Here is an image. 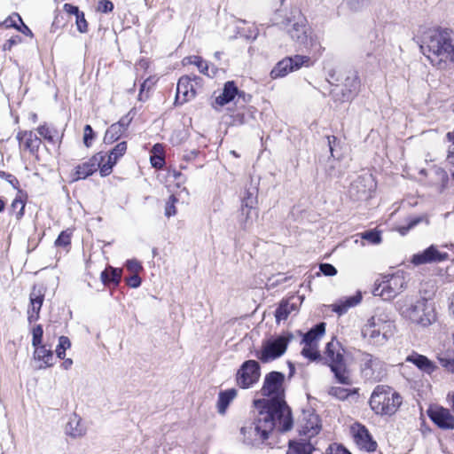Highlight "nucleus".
Returning <instances> with one entry per match:
<instances>
[{
  "label": "nucleus",
  "instance_id": "f257e3e1",
  "mask_svg": "<svg viewBox=\"0 0 454 454\" xmlns=\"http://www.w3.org/2000/svg\"><path fill=\"white\" fill-rule=\"evenodd\" d=\"M285 375L279 372L266 374L261 389L262 399L254 402L257 410L253 422L241 427L248 442L265 441L273 429L286 432L293 427L291 411L285 401Z\"/></svg>",
  "mask_w": 454,
  "mask_h": 454
},
{
  "label": "nucleus",
  "instance_id": "f03ea898",
  "mask_svg": "<svg viewBox=\"0 0 454 454\" xmlns=\"http://www.w3.org/2000/svg\"><path fill=\"white\" fill-rule=\"evenodd\" d=\"M413 40L422 54L439 69L454 64V32L448 28H428L420 27Z\"/></svg>",
  "mask_w": 454,
  "mask_h": 454
},
{
  "label": "nucleus",
  "instance_id": "7ed1b4c3",
  "mask_svg": "<svg viewBox=\"0 0 454 454\" xmlns=\"http://www.w3.org/2000/svg\"><path fill=\"white\" fill-rule=\"evenodd\" d=\"M276 24L286 29L290 37L297 43L316 53H321V44L317 36L309 34L307 20L299 9H292L288 15Z\"/></svg>",
  "mask_w": 454,
  "mask_h": 454
},
{
  "label": "nucleus",
  "instance_id": "20e7f679",
  "mask_svg": "<svg viewBox=\"0 0 454 454\" xmlns=\"http://www.w3.org/2000/svg\"><path fill=\"white\" fill-rule=\"evenodd\" d=\"M399 314L403 318L422 326L430 325L436 320L434 303L418 295L405 296L399 307Z\"/></svg>",
  "mask_w": 454,
  "mask_h": 454
},
{
  "label": "nucleus",
  "instance_id": "39448f33",
  "mask_svg": "<svg viewBox=\"0 0 454 454\" xmlns=\"http://www.w3.org/2000/svg\"><path fill=\"white\" fill-rule=\"evenodd\" d=\"M328 77L329 82L335 86L330 92L334 101H349L356 95L360 82L355 72L341 74L332 69L328 72Z\"/></svg>",
  "mask_w": 454,
  "mask_h": 454
},
{
  "label": "nucleus",
  "instance_id": "423d86ee",
  "mask_svg": "<svg viewBox=\"0 0 454 454\" xmlns=\"http://www.w3.org/2000/svg\"><path fill=\"white\" fill-rule=\"evenodd\" d=\"M325 359L339 383L347 386L352 385L353 380L344 360V349L339 341L332 340L327 343Z\"/></svg>",
  "mask_w": 454,
  "mask_h": 454
},
{
  "label": "nucleus",
  "instance_id": "0eeeda50",
  "mask_svg": "<svg viewBox=\"0 0 454 454\" xmlns=\"http://www.w3.org/2000/svg\"><path fill=\"white\" fill-rule=\"evenodd\" d=\"M397 393L388 386L379 385L373 390L370 398V406L381 415H393L396 411L395 398Z\"/></svg>",
  "mask_w": 454,
  "mask_h": 454
},
{
  "label": "nucleus",
  "instance_id": "6e6552de",
  "mask_svg": "<svg viewBox=\"0 0 454 454\" xmlns=\"http://www.w3.org/2000/svg\"><path fill=\"white\" fill-rule=\"evenodd\" d=\"M360 367L363 377L368 380L380 381L386 375L385 363L369 353H362Z\"/></svg>",
  "mask_w": 454,
  "mask_h": 454
},
{
  "label": "nucleus",
  "instance_id": "1a4fd4ad",
  "mask_svg": "<svg viewBox=\"0 0 454 454\" xmlns=\"http://www.w3.org/2000/svg\"><path fill=\"white\" fill-rule=\"evenodd\" d=\"M310 65V58L308 56L295 55L287 57L280 60L271 70L270 76L273 79L281 78L288 74L290 72L297 70L301 67H309Z\"/></svg>",
  "mask_w": 454,
  "mask_h": 454
},
{
  "label": "nucleus",
  "instance_id": "9d476101",
  "mask_svg": "<svg viewBox=\"0 0 454 454\" xmlns=\"http://www.w3.org/2000/svg\"><path fill=\"white\" fill-rule=\"evenodd\" d=\"M289 339L285 336H278L276 339L267 340L256 356L262 363H268L281 356L287 348Z\"/></svg>",
  "mask_w": 454,
  "mask_h": 454
},
{
  "label": "nucleus",
  "instance_id": "9b49d317",
  "mask_svg": "<svg viewBox=\"0 0 454 454\" xmlns=\"http://www.w3.org/2000/svg\"><path fill=\"white\" fill-rule=\"evenodd\" d=\"M375 188L376 183L372 175L365 173L351 183L348 193L353 200H359L369 198Z\"/></svg>",
  "mask_w": 454,
  "mask_h": 454
},
{
  "label": "nucleus",
  "instance_id": "f8f14e48",
  "mask_svg": "<svg viewBox=\"0 0 454 454\" xmlns=\"http://www.w3.org/2000/svg\"><path fill=\"white\" fill-rule=\"evenodd\" d=\"M260 365L255 360H247L239 369L236 381L241 388H249L255 384L260 378Z\"/></svg>",
  "mask_w": 454,
  "mask_h": 454
},
{
  "label": "nucleus",
  "instance_id": "ddd939ff",
  "mask_svg": "<svg viewBox=\"0 0 454 454\" xmlns=\"http://www.w3.org/2000/svg\"><path fill=\"white\" fill-rule=\"evenodd\" d=\"M199 80H200V78L196 75H194L192 78L188 75L182 76L178 80L176 86V104L183 105L184 103L194 98L196 91L193 82L197 84Z\"/></svg>",
  "mask_w": 454,
  "mask_h": 454
},
{
  "label": "nucleus",
  "instance_id": "4468645a",
  "mask_svg": "<svg viewBox=\"0 0 454 454\" xmlns=\"http://www.w3.org/2000/svg\"><path fill=\"white\" fill-rule=\"evenodd\" d=\"M427 415L431 420L442 429H454V416L450 411L442 406H431L427 410Z\"/></svg>",
  "mask_w": 454,
  "mask_h": 454
},
{
  "label": "nucleus",
  "instance_id": "2eb2a0df",
  "mask_svg": "<svg viewBox=\"0 0 454 454\" xmlns=\"http://www.w3.org/2000/svg\"><path fill=\"white\" fill-rule=\"evenodd\" d=\"M45 287L43 285H35L29 294L30 306L27 309L29 323L35 322L39 318V312L44 301Z\"/></svg>",
  "mask_w": 454,
  "mask_h": 454
},
{
  "label": "nucleus",
  "instance_id": "dca6fc26",
  "mask_svg": "<svg viewBox=\"0 0 454 454\" xmlns=\"http://www.w3.org/2000/svg\"><path fill=\"white\" fill-rule=\"evenodd\" d=\"M449 254L441 252L434 245L425 249L423 252L416 254L412 256L411 262L415 265L441 262L448 260Z\"/></svg>",
  "mask_w": 454,
  "mask_h": 454
},
{
  "label": "nucleus",
  "instance_id": "f3484780",
  "mask_svg": "<svg viewBox=\"0 0 454 454\" xmlns=\"http://www.w3.org/2000/svg\"><path fill=\"white\" fill-rule=\"evenodd\" d=\"M105 159L106 156L104 153H98L90 158L88 161L77 166L75 171V179H84L92 175L98 169L101 171V167L103 166V161Z\"/></svg>",
  "mask_w": 454,
  "mask_h": 454
},
{
  "label": "nucleus",
  "instance_id": "a211bd4d",
  "mask_svg": "<svg viewBox=\"0 0 454 454\" xmlns=\"http://www.w3.org/2000/svg\"><path fill=\"white\" fill-rule=\"evenodd\" d=\"M394 279V274H387L382 277V280L376 284L373 289V295L380 296L383 301H391L397 295L395 286H393L391 281Z\"/></svg>",
  "mask_w": 454,
  "mask_h": 454
},
{
  "label": "nucleus",
  "instance_id": "6ab92c4d",
  "mask_svg": "<svg viewBox=\"0 0 454 454\" xmlns=\"http://www.w3.org/2000/svg\"><path fill=\"white\" fill-rule=\"evenodd\" d=\"M127 151V144L126 142H121L117 144L109 154H104L107 160L103 161V166L101 167V176H106L110 175L112 172L113 167L116 164L119 158H121Z\"/></svg>",
  "mask_w": 454,
  "mask_h": 454
},
{
  "label": "nucleus",
  "instance_id": "aec40b11",
  "mask_svg": "<svg viewBox=\"0 0 454 454\" xmlns=\"http://www.w3.org/2000/svg\"><path fill=\"white\" fill-rule=\"evenodd\" d=\"M17 140L20 145H23L24 148L31 154H36L42 144V140L33 131L20 130L17 133Z\"/></svg>",
  "mask_w": 454,
  "mask_h": 454
},
{
  "label": "nucleus",
  "instance_id": "412c9836",
  "mask_svg": "<svg viewBox=\"0 0 454 454\" xmlns=\"http://www.w3.org/2000/svg\"><path fill=\"white\" fill-rule=\"evenodd\" d=\"M354 440L359 448L369 452L376 450V442L372 440L368 430L364 426L358 425L356 430L354 431Z\"/></svg>",
  "mask_w": 454,
  "mask_h": 454
},
{
  "label": "nucleus",
  "instance_id": "4be33fe9",
  "mask_svg": "<svg viewBox=\"0 0 454 454\" xmlns=\"http://www.w3.org/2000/svg\"><path fill=\"white\" fill-rule=\"evenodd\" d=\"M258 218V209L255 207H249L241 205L240 213L239 215L238 222L241 229L247 231L254 223Z\"/></svg>",
  "mask_w": 454,
  "mask_h": 454
},
{
  "label": "nucleus",
  "instance_id": "5701e85b",
  "mask_svg": "<svg viewBox=\"0 0 454 454\" xmlns=\"http://www.w3.org/2000/svg\"><path fill=\"white\" fill-rule=\"evenodd\" d=\"M362 335L373 345H383L380 329L379 325L374 322L373 317L363 327Z\"/></svg>",
  "mask_w": 454,
  "mask_h": 454
},
{
  "label": "nucleus",
  "instance_id": "b1692460",
  "mask_svg": "<svg viewBox=\"0 0 454 454\" xmlns=\"http://www.w3.org/2000/svg\"><path fill=\"white\" fill-rule=\"evenodd\" d=\"M65 432L72 438H78L86 434V427H84L82 419L78 415L73 414L66 425Z\"/></svg>",
  "mask_w": 454,
  "mask_h": 454
},
{
  "label": "nucleus",
  "instance_id": "393cba45",
  "mask_svg": "<svg viewBox=\"0 0 454 454\" xmlns=\"http://www.w3.org/2000/svg\"><path fill=\"white\" fill-rule=\"evenodd\" d=\"M405 361L415 364L419 370L427 373H431L435 369V365L432 361H430L427 356L416 352H412L409 355Z\"/></svg>",
  "mask_w": 454,
  "mask_h": 454
},
{
  "label": "nucleus",
  "instance_id": "a878e982",
  "mask_svg": "<svg viewBox=\"0 0 454 454\" xmlns=\"http://www.w3.org/2000/svg\"><path fill=\"white\" fill-rule=\"evenodd\" d=\"M315 450L313 444L304 439L289 441L286 454H312Z\"/></svg>",
  "mask_w": 454,
  "mask_h": 454
},
{
  "label": "nucleus",
  "instance_id": "bb28decb",
  "mask_svg": "<svg viewBox=\"0 0 454 454\" xmlns=\"http://www.w3.org/2000/svg\"><path fill=\"white\" fill-rule=\"evenodd\" d=\"M34 357L41 362L38 369H44L54 364V356L51 349H47L45 346L41 345L35 348Z\"/></svg>",
  "mask_w": 454,
  "mask_h": 454
},
{
  "label": "nucleus",
  "instance_id": "cd10ccee",
  "mask_svg": "<svg viewBox=\"0 0 454 454\" xmlns=\"http://www.w3.org/2000/svg\"><path fill=\"white\" fill-rule=\"evenodd\" d=\"M362 296L357 294L353 296H349L345 300H340L338 302L332 305V310L337 313L339 316L345 314L350 308L356 306L360 303Z\"/></svg>",
  "mask_w": 454,
  "mask_h": 454
},
{
  "label": "nucleus",
  "instance_id": "c85d7f7f",
  "mask_svg": "<svg viewBox=\"0 0 454 454\" xmlns=\"http://www.w3.org/2000/svg\"><path fill=\"white\" fill-rule=\"evenodd\" d=\"M293 300L294 298L283 300L279 303L275 311V317L278 323L286 320L292 312L298 310V306Z\"/></svg>",
  "mask_w": 454,
  "mask_h": 454
},
{
  "label": "nucleus",
  "instance_id": "c756f323",
  "mask_svg": "<svg viewBox=\"0 0 454 454\" xmlns=\"http://www.w3.org/2000/svg\"><path fill=\"white\" fill-rule=\"evenodd\" d=\"M239 94V90L234 82H227L224 84L223 92L215 98V102L219 106H224L234 99Z\"/></svg>",
  "mask_w": 454,
  "mask_h": 454
},
{
  "label": "nucleus",
  "instance_id": "7c9ffc66",
  "mask_svg": "<svg viewBox=\"0 0 454 454\" xmlns=\"http://www.w3.org/2000/svg\"><path fill=\"white\" fill-rule=\"evenodd\" d=\"M237 395V390L235 388H230L225 391H221L217 400V411L224 415L229 404L233 401Z\"/></svg>",
  "mask_w": 454,
  "mask_h": 454
},
{
  "label": "nucleus",
  "instance_id": "2f4dec72",
  "mask_svg": "<svg viewBox=\"0 0 454 454\" xmlns=\"http://www.w3.org/2000/svg\"><path fill=\"white\" fill-rule=\"evenodd\" d=\"M325 324L319 323L304 334L302 342L304 344H316V341L324 335Z\"/></svg>",
  "mask_w": 454,
  "mask_h": 454
},
{
  "label": "nucleus",
  "instance_id": "473e14b6",
  "mask_svg": "<svg viewBox=\"0 0 454 454\" xmlns=\"http://www.w3.org/2000/svg\"><path fill=\"white\" fill-rule=\"evenodd\" d=\"M121 270L113 267H108L101 272V280L104 285L114 283L118 285L121 281Z\"/></svg>",
  "mask_w": 454,
  "mask_h": 454
},
{
  "label": "nucleus",
  "instance_id": "72a5a7b5",
  "mask_svg": "<svg viewBox=\"0 0 454 454\" xmlns=\"http://www.w3.org/2000/svg\"><path fill=\"white\" fill-rule=\"evenodd\" d=\"M447 140L450 143L446 158L447 166L454 180V129L446 134Z\"/></svg>",
  "mask_w": 454,
  "mask_h": 454
},
{
  "label": "nucleus",
  "instance_id": "f704fd0d",
  "mask_svg": "<svg viewBox=\"0 0 454 454\" xmlns=\"http://www.w3.org/2000/svg\"><path fill=\"white\" fill-rule=\"evenodd\" d=\"M124 132L125 131H123L120 126L114 123L106 129L104 137V142L106 144H112L118 140Z\"/></svg>",
  "mask_w": 454,
  "mask_h": 454
},
{
  "label": "nucleus",
  "instance_id": "c9c22d12",
  "mask_svg": "<svg viewBox=\"0 0 454 454\" xmlns=\"http://www.w3.org/2000/svg\"><path fill=\"white\" fill-rule=\"evenodd\" d=\"M381 333V340L383 344L391 337H394L395 331V325L393 321L383 322L381 325H379Z\"/></svg>",
  "mask_w": 454,
  "mask_h": 454
},
{
  "label": "nucleus",
  "instance_id": "e433bc0d",
  "mask_svg": "<svg viewBox=\"0 0 454 454\" xmlns=\"http://www.w3.org/2000/svg\"><path fill=\"white\" fill-rule=\"evenodd\" d=\"M241 205L249 206L250 207L257 205V189L255 187L246 190Z\"/></svg>",
  "mask_w": 454,
  "mask_h": 454
},
{
  "label": "nucleus",
  "instance_id": "4c0bfd02",
  "mask_svg": "<svg viewBox=\"0 0 454 454\" xmlns=\"http://www.w3.org/2000/svg\"><path fill=\"white\" fill-rule=\"evenodd\" d=\"M38 134L43 137L49 143H55V137L57 135V131L54 129L50 128L46 124L40 125L37 128Z\"/></svg>",
  "mask_w": 454,
  "mask_h": 454
},
{
  "label": "nucleus",
  "instance_id": "58836bf2",
  "mask_svg": "<svg viewBox=\"0 0 454 454\" xmlns=\"http://www.w3.org/2000/svg\"><path fill=\"white\" fill-rule=\"evenodd\" d=\"M71 347V341L67 336H60L59 339V344L56 348L57 356L59 359H64L66 356V350Z\"/></svg>",
  "mask_w": 454,
  "mask_h": 454
},
{
  "label": "nucleus",
  "instance_id": "ea45409f",
  "mask_svg": "<svg viewBox=\"0 0 454 454\" xmlns=\"http://www.w3.org/2000/svg\"><path fill=\"white\" fill-rule=\"evenodd\" d=\"M301 355L311 361L317 360L319 357L317 344H305Z\"/></svg>",
  "mask_w": 454,
  "mask_h": 454
},
{
  "label": "nucleus",
  "instance_id": "a19ab883",
  "mask_svg": "<svg viewBox=\"0 0 454 454\" xmlns=\"http://www.w3.org/2000/svg\"><path fill=\"white\" fill-rule=\"evenodd\" d=\"M328 394L340 400H345L351 394V390L341 387H331L328 390Z\"/></svg>",
  "mask_w": 454,
  "mask_h": 454
},
{
  "label": "nucleus",
  "instance_id": "79ce46f5",
  "mask_svg": "<svg viewBox=\"0 0 454 454\" xmlns=\"http://www.w3.org/2000/svg\"><path fill=\"white\" fill-rule=\"evenodd\" d=\"M361 238L373 245L379 244L381 241L380 232L375 230L362 232Z\"/></svg>",
  "mask_w": 454,
  "mask_h": 454
},
{
  "label": "nucleus",
  "instance_id": "37998d69",
  "mask_svg": "<svg viewBox=\"0 0 454 454\" xmlns=\"http://www.w3.org/2000/svg\"><path fill=\"white\" fill-rule=\"evenodd\" d=\"M72 232L69 230H66L60 232L57 239L55 240L56 247H67L71 243Z\"/></svg>",
  "mask_w": 454,
  "mask_h": 454
},
{
  "label": "nucleus",
  "instance_id": "c03bdc74",
  "mask_svg": "<svg viewBox=\"0 0 454 454\" xmlns=\"http://www.w3.org/2000/svg\"><path fill=\"white\" fill-rule=\"evenodd\" d=\"M188 63L194 64L199 68L200 72L207 74V64L202 58L199 56H192L187 58Z\"/></svg>",
  "mask_w": 454,
  "mask_h": 454
},
{
  "label": "nucleus",
  "instance_id": "a18cd8bd",
  "mask_svg": "<svg viewBox=\"0 0 454 454\" xmlns=\"http://www.w3.org/2000/svg\"><path fill=\"white\" fill-rule=\"evenodd\" d=\"M178 201L177 198L175 195L169 196L168 201L165 206V215L167 217L173 216L176 214V203Z\"/></svg>",
  "mask_w": 454,
  "mask_h": 454
},
{
  "label": "nucleus",
  "instance_id": "49530a36",
  "mask_svg": "<svg viewBox=\"0 0 454 454\" xmlns=\"http://www.w3.org/2000/svg\"><path fill=\"white\" fill-rule=\"evenodd\" d=\"M422 221H425L427 224H428V221L427 218L422 216H417L410 220L407 226L399 227V233L402 235H405L410 229L413 228Z\"/></svg>",
  "mask_w": 454,
  "mask_h": 454
},
{
  "label": "nucleus",
  "instance_id": "de8ad7c7",
  "mask_svg": "<svg viewBox=\"0 0 454 454\" xmlns=\"http://www.w3.org/2000/svg\"><path fill=\"white\" fill-rule=\"evenodd\" d=\"M372 0H347L348 5L354 12L361 11L371 4Z\"/></svg>",
  "mask_w": 454,
  "mask_h": 454
},
{
  "label": "nucleus",
  "instance_id": "09e8293b",
  "mask_svg": "<svg viewBox=\"0 0 454 454\" xmlns=\"http://www.w3.org/2000/svg\"><path fill=\"white\" fill-rule=\"evenodd\" d=\"M33 338H32V345L36 348L38 346H41L43 330L41 325H36L34 327L32 331Z\"/></svg>",
  "mask_w": 454,
  "mask_h": 454
},
{
  "label": "nucleus",
  "instance_id": "8fccbe9b",
  "mask_svg": "<svg viewBox=\"0 0 454 454\" xmlns=\"http://www.w3.org/2000/svg\"><path fill=\"white\" fill-rule=\"evenodd\" d=\"M125 266L131 274H138L143 270L141 262L137 259L128 260Z\"/></svg>",
  "mask_w": 454,
  "mask_h": 454
},
{
  "label": "nucleus",
  "instance_id": "3c124183",
  "mask_svg": "<svg viewBox=\"0 0 454 454\" xmlns=\"http://www.w3.org/2000/svg\"><path fill=\"white\" fill-rule=\"evenodd\" d=\"M18 22L22 23V19L18 13H13L4 20L3 25L7 28L14 27L17 29L19 27Z\"/></svg>",
  "mask_w": 454,
  "mask_h": 454
},
{
  "label": "nucleus",
  "instance_id": "603ef678",
  "mask_svg": "<svg viewBox=\"0 0 454 454\" xmlns=\"http://www.w3.org/2000/svg\"><path fill=\"white\" fill-rule=\"evenodd\" d=\"M13 211H17V218H20L24 215L25 202L20 198H15L11 205Z\"/></svg>",
  "mask_w": 454,
  "mask_h": 454
},
{
  "label": "nucleus",
  "instance_id": "864d4df0",
  "mask_svg": "<svg viewBox=\"0 0 454 454\" xmlns=\"http://www.w3.org/2000/svg\"><path fill=\"white\" fill-rule=\"evenodd\" d=\"M312 419H314L315 422H311V424L308 423L304 427L306 434H308L309 437L317 434L320 429L319 426L317 425V417L313 416Z\"/></svg>",
  "mask_w": 454,
  "mask_h": 454
},
{
  "label": "nucleus",
  "instance_id": "5fc2aeb1",
  "mask_svg": "<svg viewBox=\"0 0 454 454\" xmlns=\"http://www.w3.org/2000/svg\"><path fill=\"white\" fill-rule=\"evenodd\" d=\"M76 26L78 31L81 33H86L88 31V23L85 20L84 13L82 12L76 16Z\"/></svg>",
  "mask_w": 454,
  "mask_h": 454
},
{
  "label": "nucleus",
  "instance_id": "6e6d98bb",
  "mask_svg": "<svg viewBox=\"0 0 454 454\" xmlns=\"http://www.w3.org/2000/svg\"><path fill=\"white\" fill-rule=\"evenodd\" d=\"M83 131V143L87 147H89L94 138V131L90 125H85Z\"/></svg>",
  "mask_w": 454,
  "mask_h": 454
},
{
  "label": "nucleus",
  "instance_id": "4d7b16f0",
  "mask_svg": "<svg viewBox=\"0 0 454 454\" xmlns=\"http://www.w3.org/2000/svg\"><path fill=\"white\" fill-rule=\"evenodd\" d=\"M319 269L325 276L333 277L337 274L336 268L330 263H321Z\"/></svg>",
  "mask_w": 454,
  "mask_h": 454
},
{
  "label": "nucleus",
  "instance_id": "13d9d810",
  "mask_svg": "<svg viewBox=\"0 0 454 454\" xmlns=\"http://www.w3.org/2000/svg\"><path fill=\"white\" fill-rule=\"evenodd\" d=\"M114 10V4L110 0H100L98 4V11L103 13L111 12Z\"/></svg>",
  "mask_w": 454,
  "mask_h": 454
},
{
  "label": "nucleus",
  "instance_id": "bf43d9fd",
  "mask_svg": "<svg viewBox=\"0 0 454 454\" xmlns=\"http://www.w3.org/2000/svg\"><path fill=\"white\" fill-rule=\"evenodd\" d=\"M126 284L132 287V288H137L141 285V278L138 274H131L130 277L125 278Z\"/></svg>",
  "mask_w": 454,
  "mask_h": 454
},
{
  "label": "nucleus",
  "instance_id": "052dcab7",
  "mask_svg": "<svg viewBox=\"0 0 454 454\" xmlns=\"http://www.w3.org/2000/svg\"><path fill=\"white\" fill-rule=\"evenodd\" d=\"M350 452L342 445L333 444L328 448V454H349Z\"/></svg>",
  "mask_w": 454,
  "mask_h": 454
},
{
  "label": "nucleus",
  "instance_id": "680f3d73",
  "mask_svg": "<svg viewBox=\"0 0 454 454\" xmlns=\"http://www.w3.org/2000/svg\"><path fill=\"white\" fill-rule=\"evenodd\" d=\"M20 40L21 39L19 35L10 38L4 43L3 50L4 51H11L12 46L17 44L19 42H20Z\"/></svg>",
  "mask_w": 454,
  "mask_h": 454
},
{
  "label": "nucleus",
  "instance_id": "e2e57ef3",
  "mask_svg": "<svg viewBox=\"0 0 454 454\" xmlns=\"http://www.w3.org/2000/svg\"><path fill=\"white\" fill-rule=\"evenodd\" d=\"M131 120H132V118H131V117H129V114H127V115H125V116L121 117V118L120 119V121H119L118 122H116V124H117L118 126H120V128H121L123 131H126V129H128L129 125V124H130V122H131Z\"/></svg>",
  "mask_w": 454,
  "mask_h": 454
},
{
  "label": "nucleus",
  "instance_id": "0e129e2a",
  "mask_svg": "<svg viewBox=\"0 0 454 454\" xmlns=\"http://www.w3.org/2000/svg\"><path fill=\"white\" fill-rule=\"evenodd\" d=\"M151 163L156 168H160L165 163L164 158L161 156L154 155L151 157Z\"/></svg>",
  "mask_w": 454,
  "mask_h": 454
},
{
  "label": "nucleus",
  "instance_id": "69168bd1",
  "mask_svg": "<svg viewBox=\"0 0 454 454\" xmlns=\"http://www.w3.org/2000/svg\"><path fill=\"white\" fill-rule=\"evenodd\" d=\"M63 10L69 14H74L75 17L81 12L79 8L71 4H65L63 6Z\"/></svg>",
  "mask_w": 454,
  "mask_h": 454
},
{
  "label": "nucleus",
  "instance_id": "338daca9",
  "mask_svg": "<svg viewBox=\"0 0 454 454\" xmlns=\"http://www.w3.org/2000/svg\"><path fill=\"white\" fill-rule=\"evenodd\" d=\"M0 177L3 179H5L8 183L12 184L13 186H14L15 183L16 184L18 183L17 178L13 175L6 173L4 171H0Z\"/></svg>",
  "mask_w": 454,
  "mask_h": 454
},
{
  "label": "nucleus",
  "instance_id": "774afa93",
  "mask_svg": "<svg viewBox=\"0 0 454 454\" xmlns=\"http://www.w3.org/2000/svg\"><path fill=\"white\" fill-rule=\"evenodd\" d=\"M328 145L331 152L332 156H333V146L337 141V137L334 136H328L327 137Z\"/></svg>",
  "mask_w": 454,
  "mask_h": 454
}]
</instances>
